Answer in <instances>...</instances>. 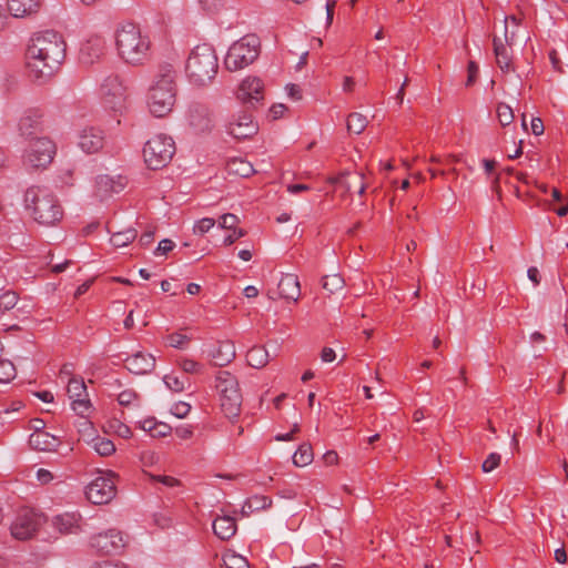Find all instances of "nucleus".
Listing matches in <instances>:
<instances>
[{
  "mask_svg": "<svg viewBox=\"0 0 568 568\" xmlns=\"http://www.w3.org/2000/svg\"><path fill=\"white\" fill-rule=\"evenodd\" d=\"M67 44L54 30L33 33L26 50L28 77L40 84L48 82L65 59Z\"/></svg>",
  "mask_w": 568,
  "mask_h": 568,
  "instance_id": "f257e3e1",
  "label": "nucleus"
},
{
  "mask_svg": "<svg viewBox=\"0 0 568 568\" xmlns=\"http://www.w3.org/2000/svg\"><path fill=\"white\" fill-rule=\"evenodd\" d=\"M176 73L171 64L161 65L149 88L146 104L151 114L164 118L176 102Z\"/></svg>",
  "mask_w": 568,
  "mask_h": 568,
  "instance_id": "f03ea898",
  "label": "nucleus"
},
{
  "mask_svg": "<svg viewBox=\"0 0 568 568\" xmlns=\"http://www.w3.org/2000/svg\"><path fill=\"white\" fill-rule=\"evenodd\" d=\"M26 210L39 224L52 226L63 216L62 206L57 196L47 187L30 186L24 193Z\"/></svg>",
  "mask_w": 568,
  "mask_h": 568,
  "instance_id": "7ed1b4c3",
  "label": "nucleus"
},
{
  "mask_svg": "<svg viewBox=\"0 0 568 568\" xmlns=\"http://www.w3.org/2000/svg\"><path fill=\"white\" fill-rule=\"evenodd\" d=\"M219 69L217 55L211 44L196 45L190 53L185 72L189 81L196 87H205L215 78Z\"/></svg>",
  "mask_w": 568,
  "mask_h": 568,
  "instance_id": "20e7f679",
  "label": "nucleus"
},
{
  "mask_svg": "<svg viewBox=\"0 0 568 568\" xmlns=\"http://www.w3.org/2000/svg\"><path fill=\"white\" fill-rule=\"evenodd\" d=\"M115 45L120 58L129 64H143L149 58L150 41L133 23L123 24L116 30Z\"/></svg>",
  "mask_w": 568,
  "mask_h": 568,
  "instance_id": "39448f33",
  "label": "nucleus"
},
{
  "mask_svg": "<svg viewBox=\"0 0 568 568\" xmlns=\"http://www.w3.org/2000/svg\"><path fill=\"white\" fill-rule=\"evenodd\" d=\"M261 42L255 34H246L234 42L225 57L224 64L230 71H237L252 64L260 54Z\"/></svg>",
  "mask_w": 568,
  "mask_h": 568,
  "instance_id": "423d86ee",
  "label": "nucleus"
},
{
  "mask_svg": "<svg viewBox=\"0 0 568 568\" xmlns=\"http://www.w3.org/2000/svg\"><path fill=\"white\" fill-rule=\"evenodd\" d=\"M216 388L225 417L236 418L242 406V394L236 377L227 371H220L216 375Z\"/></svg>",
  "mask_w": 568,
  "mask_h": 568,
  "instance_id": "0eeeda50",
  "label": "nucleus"
},
{
  "mask_svg": "<svg viewBox=\"0 0 568 568\" xmlns=\"http://www.w3.org/2000/svg\"><path fill=\"white\" fill-rule=\"evenodd\" d=\"M175 153V143L172 138L158 134L146 141L143 148L144 161L149 169L159 170L170 163Z\"/></svg>",
  "mask_w": 568,
  "mask_h": 568,
  "instance_id": "6e6552de",
  "label": "nucleus"
},
{
  "mask_svg": "<svg viewBox=\"0 0 568 568\" xmlns=\"http://www.w3.org/2000/svg\"><path fill=\"white\" fill-rule=\"evenodd\" d=\"M100 97L105 110L122 115L126 109V93L118 75H108L100 85Z\"/></svg>",
  "mask_w": 568,
  "mask_h": 568,
  "instance_id": "1a4fd4ad",
  "label": "nucleus"
},
{
  "mask_svg": "<svg viewBox=\"0 0 568 568\" xmlns=\"http://www.w3.org/2000/svg\"><path fill=\"white\" fill-rule=\"evenodd\" d=\"M45 523L43 514L34 509H21L11 524L10 531L13 538L27 540L32 538L40 527Z\"/></svg>",
  "mask_w": 568,
  "mask_h": 568,
  "instance_id": "9d476101",
  "label": "nucleus"
},
{
  "mask_svg": "<svg viewBox=\"0 0 568 568\" xmlns=\"http://www.w3.org/2000/svg\"><path fill=\"white\" fill-rule=\"evenodd\" d=\"M115 477L113 471H108L93 479L85 488L87 499L94 505L109 504L116 495Z\"/></svg>",
  "mask_w": 568,
  "mask_h": 568,
  "instance_id": "9b49d317",
  "label": "nucleus"
},
{
  "mask_svg": "<svg viewBox=\"0 0 568 568\" xmlns=\"http://www.w3.org/2000/svg\"><path fill=\"white\" fill-rule=\"evenodd\" d=\"M55 153L54 143L48 138H37L30 141L24 153V162L33 169L45 168L51 163Z\"/></svg>",
  "mask_w": 568,
  "mask_h": 568,
  "instance_id": "f8f14e48",
  "label": "nucleus"
},
{
  "mask_svg": "<svg viewBox=\"0 0 568 568\" xmlns=\"http://www.w3.org/2000/svg\"><path fill=\"white\" fill-rule=\"evenodd\" d=\"M90 544L98 552L104 555L118 554L125 545L121 531L116 529H109L94 535Z\"/></svg>",
  "mask_w": 568,
  "mask_h": 568,
  "instance_id": "ddd939ff",
  "label": "nucleus"
},
{
  "mask_svg": "<svg viewBox=\"0 0 568 568\" xmlns=\"http://www.w3.org/2000/svg\"><path fill=\"white\" fill-rule=\"evenodd\" d=\"M105 50V40L102 37L93 36L82 43L79 52V61L83 65H92L104 57Z\"/></svg>",
  "mask_w": 568,
  "mask_h": 568,
  "instance_id": "4468645a",
  "label": "nucleus"
},
{
  "mask_svg": "<svg viewBox=\"0 0 568 568\" xmlns=\"http://www.w3.org/2000/svg\"><path fill=\"white\" fill-rule=\"evenodd\" d=\"M264 84L258 78H246L242 81L237 98L245 104H250L255 108L260 102L263 101Z\"/></svg>",
  "mask_w": 568,
  "mask_h": 568,
  "instance_id": "2eb2a0df",
  "label": "nucleus"
},
{
  "mask_svg": "<svg viewBox=\"0 0 568 568\" xmlns=\"http://www.w3.org/2000/svg\"><path fill=\"white\" fill-rule=\"evenodd\" d=\"M190 126L195 132H207L214 125V118L209 108L201 103H193L187 113Z\"/></svg>",
  "mask_w": 568,
  "mask_h": 568,
  "instance_id": "dca6fc26",
  "label": "nucleus"
},
{
  "mask_svg": "<svg viewBox=\"0 0 568 568\" xmlns=\"http://www.w3.org/2000/svg\"><path fill=\"white\" fill-rule=\"evenodd\" d=\"M227 131L235 139H247L257 132V125L251 114L242 112L229 122Z\"/></svg>",
  "mask_w": 568,
  "mask_h": 568,
  "instance_id": "f3484780",
  "label": "nucleus"
},
{
  "mask_svg": "<svg viewBox=\"0 0 568 568\" xmlns=\"http://www.w3.org/2000/svg\"><path fill=\"white\" fill-rule=\"evenodd\" d=\"M104 133L101 129L99 128H94V126H89V128H84L80 134H79V139H78V145L80 146V149L88 153V154H92V153H97L99 152L100 150H102L103 145H104Z\"/></svg>",
  "mask_w": 568,
  "mask_h": 568,
  "instance_id": "a211bd4d",
  "label": "nucleus"
},
{
  "mask_svg": "<svg viewBox=\"0 0 568 568\" xmlns=\"http://www.w3.org/2000/svg\"><path fill=\"white\" fill-rule=\"evenodd\" d=\"M41 113L38 110H28L18 123L19 132L26 139L34 140L42 130Z\"/></svg>",
  "mask_w": 568,
  "mask_h": 568,
  "instance_id": "6ab92c4d",
  "label": "nucleus"
},
{
  "mask_svg": "<svg viewBox=\"0 0 568 568\" xmlns=\"http://www.w3.org/2000/svg\"><path fill=\"white\" fill-rule=\"evenodd\" d=\"M125 367L133 374L143 375L150 373L155 366V358L151 354L138 352L124 361Z\"/></svg>",
  "mask_w": 568,
  "mask_h": 568,
  "instance_id": "aec40b11",
  "label": "nucleus"
},
{
  "mask_svg": "<svg viewBox=\"0 0 568 568\" xmlns=\"http://www.w3.org/2000/svg\"><path fill=\"white\" fill-rule=\"evenodd\" d=\"M493 44H494V53L496 57V63L499 67V69L505 73L514 71L511 45H509L505 41V39L503 40L499 37L494 38Z\"/></svg>",
  "mask_w": 568,
  "mask_h": 568,
  "instance_id": "412c9836",
  "label": "nucleus"
},
{
  "mask_svg": "<svg viewBox=\"0 0 568 568\" xmlns=\"http://www.w3.org/2000/svg\"><path fill=\"white\" fill-rule=\"evenodd\" d=\"M280 297L297 302L301 296L298 277L294 274H285L278 282Z\"/></svg>",
  "mask_w": 568,
  "mask_h": 568,
  "instance_id": "4be33fe9",
  "label": "nucleus"
},
{
  "mask_svg": "<svg viewBox=\"0 0 568 568\" xmlns=\"http://www.w3.org/2000/svg\"><path fill=\"white\" fill-rule=\"evenodd\" d=\"M237 530L235 519L231 516H217L213 521V531L221 540L231 539Z\"/></svg>",
  "mask_w": 568,
  "mask_h": 568,
  "instance_id": "5701e85b",
  "label": "nucleus"
},
{
  "mask_svg": "<svg viewBox=\"0 0 568 568\" xmlns=\"http://www.w3.org/2000/svg\"><path fill=\"white\" fill-rule=\"evenodd\" d=\"M29 445L36 450L51 452L59 445V439L47 432H33L29 437Z\"/></svg>",
  "mask_w": 568,
  "mask_h": 568,
  "instance_id": "b1692460",
  "label": "nucleus"
},
{
  "mask_svg": "<svg viewBox=\"0 0 568 568\" xmlns=\"http://www.w3.org/2000/svg\"><path fill=\"white\" fill-rule=\"evenodd\" d=\"M8 10L16 18H23L38 12L40 0H8Z\"/></svg>",
  "mask_w": 568,
  "mask_h": 568,
  "instance_id": "393cba45",
  "label": "nucleus"
},
{
  "mask_svg": "<svg viewBox=\"0 0 568 568\" xmlns=\"http://www.w3.org/2000/svg\"><path fill=\"white\" fill-rule=\"evenodd\" d=\"M211 356L216 366L223 367L235 358V346L230 341L220 342Z\"/></svg>",
  "mask_w": 568,
  "mask_h": 568,
  "instance_id": "a878e982",
  "label": "nucleus"
},
{
  "mask_svg": "<svg viewBox=\"0 0 568 568\" xmlns=\"http://www.w3.org/2000/svg\"><path fill=\"white\" fill-rule=\"evenodd\" d=\"M225 169L230 175L241 178H248L255 172L253 164L243 158L230 159Z\"/></svg>",
  "mask_w": 568,
  "mask_h": 568,
  "instance_id": "bb28decb",
  "label": "nucleus"
},
{
  "mask_svg": "<svg viewBox=\"0 0 568 568\" xmlns=\"http://www.w3.org/2000/svg\"><path fill=\"white\" fill-rule=\"evenodd\" d=\"M353 180H356L358 183V194H364L366 190V184L364 183V174L363 173H354L352 174L348 171L341 173L338 176L332 180L333 183L342 184L347 191H352L356 183Z\"/></svg>",
  "mask_w": 568,
  "mask_h": 568,
  "instance_id": "cd10ccee",
  "label": "nucleus"
},
{
  "mask_svg": "<svg viewBox=\"0 0 568 568\" xmlns=\"http://www.w3.org/2000/svg\"><path fill=\"white\" fill-rule=\"evenodd\" d=\"M79 518L74 514H63L53 518V526L61 534H73L79 529Z\"/></svg>",
  "mask_w": 568,
  "mask_h": 568,
  "instance_id": "c85d7f7f",
  "label": "nucleus"
},
{
  "mask_svg": "<svg viewBox=\"0 0 568 568\" xmlns=\"http://www.w3.org/2000/svg\"><path fill=\"white\" fill-rule=\"evenodd\" d=\"M247 364L253 368H263L270 361V354L264 346L256 345L246 354Z\"/></svg>",
  "mask_w": 568,
  "mask_h": 568,
  "instance_id": "c756f323",
  "label": "nucleus"
},
{
  "mask_svg": "<svg viewBox=\"0 0 568 568\" xmlns=\"http://www.w3.org/2000/svg\"><path fill=\"white\" fill-rule=\"evenodd\" d=\"M124 185L121 182L114 181L109 175H101L97 180V191L100 196H105L110 193H119Z\"/></svg>",
  "mask_w": 568,
  "mask_h": 568,
  "instance_id": "7c9ffc66",
  "label": "nucleus"
},
{
  "mask_svg": "<svg viewBox=\"0 0 568 568\" xmlns=\"http://www.w3.org/2000/svg\"><path fill=\"white\" fill-rule=\"evenodd\" d=\"M314 455L312 446L307 443L300 445L293 455V464L297 467H304L313 462Z\"/></svg>",
  "mask_w": 568,
  "mask_h": 568,
  "instance_id": "2f4dec72",
  "label": "nucleus"
},
{
  "mask_svg": "<svg viewBox=\"0 0 568 568\" xmlns=\"http://www.w3.org/2000/svg\"><path fill=\"white\" fill-rule=\"evenodd\" d=\"M67 392L71 400L82 396L87 397L88 395L83 378L77 377H71L69 379Z\"/></svg>",
  "mask_w": 568,
  "mask_h": 568,
  "instance_id": "473e14b6",
  "label": "nucleus"
},
{
  "mask_svg": "<svg viewBox=\"0 0 568 568\" xmlns=\"http://www.w3.org/2000/svg\"><path fill=\"white\" fill-rule=\"evenodd\" d=\"M136 237V231L134 229H128L125 231L115 232L112 234L110 241L115 247H123L131 242H133Z\"/></svg>",
  "mask_w": 568,
  "mask_h": 568,
  "instance_id": "72a5a7b5",
  "label": "nucleus"
},
{
  "mask_svg": "<svg viewBox=\"0 0 568 568\" xmlns=\"http://www.w3.org/2000/svg\"><path fill=\"white\" fill-rule=\"evenodd\" d=\"M367 126L366 118L357 112L351 113L347 119V130L351 133L361 134Z\"/></svg>",
  "mask_w": 568,
  "mask_h": 568,
  "instance_id": "f704fd0d",
  "label": "nucleus"
},
{
  "mask_svg": "<svg viewBox=\"0 0 568 568\" xmlns=\"http://www.w3.org/2000/svg\"><path fill=\"white\" fill-rule=\"evenodd\" d=\"M222 559L226 568H250L247 559L235 552H226Z\"/></svg>",
  "mask_w": 568,
  "mask_h": 568,
  "instance_id": "c9c22d12",
  "label": "nucleus"
},
{
  "mask_svg": "<svg viewBox=\"0 0 568 568\" xmlns=\"http://www.w3.org/2000/svg\"><path fill=\"white\" fill-rule=\"evenodd\" d=\"M344 280L339 274L326 275L323 277V288L333 294L344 287Z\"/></svg>",
  "mask_w": 568,
  "mask_h": 568,
  "instance_id": "e433bc0d",
  "label": "nucleus"
},
{
  "mask_svg": "<svg viewBox=\"0 0 568 568\" xmlns=\"http://www.w3.org/2000/svg\"><path fill=\"white\" fill-rule=\"evenodd\" d=\"M93 448L100 456H110L115 452L113 442L102 437L94 439Z\"/></svg>",
  "mask_w": 568,
  "mask_h": 568,
  "instance_id": "4c0bfd02",
  "label": "nucleus"
},
{
  "mask_svg": "<svg viewBox=\"0 0 568 568\" xmlns=\"http://www.w3.org/2000/svg\"><path fill=\"white\" fill-rule=\"evenodd\" d=\"M72 409L81 417H87L92 410V404L89 397H78L72 399Z\"/></svg>",
  "mask_w": 568,
  "mask_h": 568,
  "instance_id": "58836bf2",
  "label": "nucleus"
},
{
  "mask_svg": "<svg viewBox=\"0 0 568 568\" xmlns=\"http://www.w3.org/2000/svg\"><path fill=\"white\" fill-rule=\"evenodd\" d=\"M497 118L503 126H507L514 121L513 109L506 103H499L497 105Z\"/></svg>",
  "mask_w": 568,
  "mask_h": 568,
  "instance_id": "ea45409f",
  "label": "nucleus"
},
{
  "mask_svg": "<svg viewBox=\"0 0 568 568\" xmlns=\"http://www.w3.org/2000/svg\"><path fill=\"white\" fill-rule=\"evenodd\" d=\"M509 23H511L513 27L517 28L520 24V19L514 14L505 18V41L509 45H513L516 38V32L515 30L509 31Z\"/></svg>",
  "mask_w": 568,
  "mask_h": 568,
  "instance_id": "a19ab883",
  "label": "nucleus"
},
{
  "mask_svg": "<svg viewBox=\"0 0 568 568\" xmlns=\"http://www.w3.org/2000/svg\"><path fill=\"white\" fill-rule=\"evenodd\" d=\"M16 375V368L10 361L0 359V383L10 382Z\"/></svg>",
  "mask_w": 568,
  "mask_h": 568,
  "instance_id": "79ce46f5",
  "label": "nucleus"
},
{
  "mask_svg": "<svg viewBox=\"0 0 568 568\" xmlns=\"http://www.w3.org/2000/svg\"><path fill=\"white\" fill-rule=\"evenodd\" d=\"M18 303V294L13 291H7L0 295V308L2 311L12 310Z\"/></svg>",
  "mask_w": 568,
  "mask_h": 568,
  "instance_id": "37998d69",
  "label": "nucleus"
},
{
  "mask_svg": "<svg viewBox=\"0 0 568 568\" xmlns=\"http://www.w3.org/2000/svg\"><path fill=\"white\" fill-rule=\"evenodd\" d=\"M185 378L181 379L180 377L170 374L165 375L163 378L164 384L166 387L175 393L183 392L185 388Z\"/></svg>",
  "mask_w": 568,
  "mask_h": 568,
  "instance_id": "c03bdc74",
  "label": "nucleus"
},
{
  "mask_svg": "<svg viewBox=\"0 0 568 568\" xmlns=\"http://www.w3.org/2000/svg\"><path fill=\"white\" fill-rule=\"evenodd\" d=\"M251 507H253L254 511H258V510H262V509H266L268 507H271L272 505V499L267 496H252L250 498H247Z\"/></svg>",
  "mask_w": 568,
  "mask_h": 568,
  "instance_id": "a18cd8bd",
  "label": "nucleus"
},
{
  "mask_svg": "<svg viewBox=\"0 0 568 568\" xmlns=\"http://www.w3.org/2000/svg\"><path fill=\"white\" fill-rule=\"evenodd\" d=\"M168 344L174 348H184L190 342V337L181 333H172L166 337Z\"/></svg>",
  "mask_w": 568,
  "mask_h": 568,
  "instance_id": "49530a36",
  "label": "nucleus"
},
{
  "mask_svg": "<svg viewBox=\"0 0 568 568\" xmlns=\"http://www.w3.org/2000/svg\"><path fill=\"white\" fill-rule=\"evenodd\" d=\"M148 476L152 483H160L163 486L169 487V488L180 486V480L172 476L154 475V474H148Z\"/></svg>",
  "mask_w": 568,
  "mask_h": 568,
  "instance_id": "de8ad7c7",
  "label": "nucleus"
},
{
  "mask_svg": "<svg viewBox=\"0 0 568 568\" xmlns=\"http://www.w3.org/2000/svg\"><path fill=\"white\" fill-rule=\"evenodd\" d=\"M501 456L497 453H491L484 460L481 469L485 473H490L500 465Z\"/></svg>",
  "mask_w": 568,
  "mask_h": 568,
  "instance_id": "09e8293b",
  "label": "nucleus"
},
{
  "mask_svg": "<svg viewBox=\"0 0 568 568\" xmlns=\"http://www.w3.org/2000/svg\"><path fill=\"white\" fill-rule=\"evenodd\" d=\"M240 223L239 217L235 214L226 213L220 217L219 225L221 229L234 230Z\"/></svg>",
  "mask_w": 568,
  "mask_h": 568,
  "instance_id": "8fccbe9b",
  "label": "nucleus"
},
{
  "mask_svg": "<svg viewBox=\"0 0 568 568\" xmlns=\"http://www.w3.org/2000/svg\"><path fill=\"white\" fill-rule=\"evenodd\" d=\"M215 225V220L211 217H204L196 222L194 225V233L195 234H204L209 232L213 226Z\"/></svg>",
  "mask_w": 568,
  "mask_h": 568,
  "instance_id": "3c124183",
  "label": "nucleus"
},
{
  "mask_svg": "<svg viewBox=\"0 0 568 568\" xmlns=\"http://www.w3.org/2000/svg\"><path fill=\"white\" fill-rule=\"evenodd\" d=\"M201 8L207 13L217 12L224 4V0H197Z\"/></svg>",
  "mask_w": 568,
  "mask_h": 568,
  "instance_id": "603ef678",
  "label": "nucleus"
},
{
  "mask_svg": "<svg viewBox=\"0 0 568 568\" xmlns=\"http://www.w3.org/2000/svg\"><path fill=\"white\" fill-rule=\"evenodd\" d=\"M191 405L185 402H178L172 405L171 413L178 418H184L189 415Z\"/></svg>",
  "mask_w": 568,
  "mask_h": 568,
  "instance_id": "864d4df0",
  "label": "nucleus"
},
{
  "mask_svg": "<svg viewBox=\"0 0 568 568\" xmlns=\"http://www.w3.org/2000/svg\"><path fill=\"white\" fill-rule=\"evenodd\" d=\"M180 367L182 368V371L184 373H190V374L199 373L201 369V365L191 358H182L180 361Z\"/></svg>",
  "mask_w": 568,
  "mask_h": 568,
  "instance_id": "5fc2aeb1",
  "label": "nucleus"
},
{
  "mask_svg": "<svg viewBox=\"0 0 568 568\" xmlns=\"http://www.w3.org/2000/svg\"><path fill=\"white\" fill-rule=\"evenodd\" d=\"M136 398V393L133 389H125L118 395V402L122 406H129Z\"/></svg>",
  "mask_w": 568,
  "mask_h": 568,
  "instance_id": "6e6d98bb",
  "label": "nucleus"
},
{
  "mask_svg": "<svg viewBox=\"0 0 568 568\" xmlns=\"http://www.w3.org/2000/svg\"><path fill=\"white\" fill-rule=\"evenodd\" d=\"M175 244L172 240L164 239L162 240L156 248L154 250L155 255H164L169 252H171L174 248Z\"/></svg>",
  "mask_w": 568,
  "mask_h": 568,
  "instance_id": "4d7b16f0",
  "label": "nucleus"
},
{
  "mask_svg": "<svg viewBox=\"0 0 568 568\" xmlns=\"http://www.w3.org/2000/svg\"><path fill=\"white\" fill-rule=\"evenodd\" d=\"M467 71H468V77H467L466 85L470 87L476 82L479 68L475 61H469Z\"/></svg>",
  "mask_w": 568,
  "mask_h": 568,
  "instance_id": "13d9d810",
  "label": "nucleus"
},
{
  "mask_svg": "<svg viewBox=\"0 0 568 568\" xmlns=\"http://www.w3.org/2000/svg\"><path fill=\"white\" fill-rule=\"evenodd\" d=\"M111 427H113L115 429V433L122 438H129L132 435L130 427L122 424L119 420H114L111 424Z\"/></svg>",
  "mask_w": 568,
  "mask_h": 568,
  "instance_id": "bf43d9fd",
  "label": "nucleus"
},
{
  "mask_svg": "<svg viewBox=\"0 0 568 568\" xmlns=\"http://www.w3.org/2000/svg\"><path fill=\"white\" fill-rule=\"evenodd\" d=\"M246 235V232L243 229H234L233 233L227 235L224 239V245L230 246L232 245L236 240L243 237Z\"/></svg>",
  "mask_w": 568,
  "mask_h": 568,
  "instance_id": "052dcab7",
  "label": "nucleus"
},
{
  "mask_svg": "<svg viewBox=\"0 0 568 568\" xmlns=\"http://www.w3.org/2000/svg\"><path fill=\"white\" fill-rule=\"evenodd\" d=\"M90 568H129L123 562L104 560L102 562H95Z\"/></svg>",
  "mask_w": 568,
  "mask_h": 568,
  "instance_id": "680f3d73",
  "label": "nucleus"
},
{
  "mask_svg": "<svg viewBox=\"0 0 568 568\" xmlns=\"http://www.w3.org/2000/svg\"><path fill=\"white\" fill-rule=\"evenodd\" d=\"M286 92H287V95L295 101L302 99V90L297 84H293V83L287 84Z\"/></svg>",
  "mask_w": 568,
  "mask_h": 568,
  "instance_id": "e2e57ef3",
  "label": "nucleus"
},
{
  "mask_svg": "<svg viewBox=\"0 0 568 568\" xmlns=\"http://www.w3.org/2000/svg\"><path fill=\"white\" fill-rule=\"evenodd\" d=\"M154 241V230L149 229L142 233L140 236L139 243L142 246H149Z\"/></svg>",
  "mask_w": 568,
  "mask_h": 568,
  "instance_id": "0e129e2a",
  "label": "nucleus"
},
{
  "mask_svg": "<svg viewBox=\"0 0 568 568\" xmlns=\"http://www.w3.org/2000/svg\"><path fill=\"white\" fill-rule=\"evenodd\" d=\"M175 434L181 439H189L193 435V429L191 426H179L175 428Z\"/></svg>",
  "mask_w": 568,
  "mask_h": 568,
  "instance_id": "69168bd1",
  "label": "nucleus"
},
{
  "mask_svg": "<svg viewBox=\"0 0 568 568\" xmlns=\"http://www.w3.org/2000/svg\"><path fill=\"white\" fill-rule=\"evenodd\" d=\"M171 432V427L165 423H159L154 433H152V437H165Z\"/></svg>",
  "mask_w": 568,
  "mask_h": 568,
  "instance_id": "338daca9",
  "label": "nucleus"
},
{
  "mask_svg": "<svg viewBox=\"0 0 568 568\" xmlns=\"http://www.w3.org/2000/svg\"><path fill=\"white\" fill-rule=\"evenodd\" d=\"M545 126L542 120L540 118L531 119V132L535 135H541L544 133Z\"/></svg>",
  "mask_w": 568,
  "mask_h": 568,
  "instance_id": "774afa93",
  "label": "nucleus"
}]
</instances>
